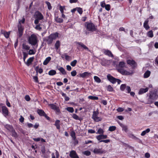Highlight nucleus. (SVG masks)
Instances as JSON below:
<instances>
[{
  "label": "nucleus",
  "mask_w": 158,
  "mask_h": 158,
  "mask_svg": "<svg viewBox=\"0 0 158 158\" xmlns=\"http://www.w3.org/2000/svg\"><path fill=\"white\" fill-rule=\"evenodd\" d=\"M45 3L47 5L48 9L49 10H51L52 8V7L51 6L50 3L48 1H46L45 2Z\"/></svg>",
  "instance_id": "obj_47"
},
{
  "label": "nucleus",
  "mask_w": 158,
  "mask_h": 158,
  "mask_svg": "<svg viewBox=\"0 0 158 158\" xmlns=\"http://www.w3.org/2000/svg\"><path fill=\"white\" fill-rule=\"evenodd\" d=\"M150 131V129L148 128L146 130L143 131L141 133V135L142 136H144L146 134L148 133Z\"/></svg>",
  "instance_id": "obj_34"
},
{
  "label": "nucleus",
  "mask_w": 158,
  "mask_h": 158,
  "mask_svg": "<svg viewBox=\"0 0 158 158\" xmlns=\"http://www.w3.org/2000/svg\"><path fill=\"white\" fill-rule=\"evenodd\" d=\"M22 48L25 50H29L30 48V47L26 44L23 43L22 45Z\"/></svg>",
  "instance_id": "obj_31"
},
{
  "label": "nucleus",
  "mask_w": 158,
  "mask_h": 158,
  "mask_svg": "<svg viewBox=\"0 0 158 158\" xmlns=\"http://www.w3.org/2000/svg\"><path fill=\"white\" fill-rule=\"evenodd\" d=\"M25 98V100L27 101H29L30 100V98L28 95H26Z\"/></svg>",
  "instance_id": "obj_60"
},
{
  "label": "nucleus",
  "mask_w": 158,
  "mask_h": 158,
  "mask_svg": "<svg viewBox=\"0 0 158 158\" xmlns=\"http://www.w3.org/2000/svg\"><path fill=\"white\" fill-rule=\"evenodd\" d=\"M151 72L149 70L147 71L144 74L143 77L144 78L148 77L150 75Z\"/></svg>",
  "instance_id": "obj_30"
},
{
  "label": "nucleus",
  "mask_w": 158,
  "mask_h": 158,
  "mask_svg": "<svg viewBox=\"0 0 158 158\" xmlns=\"http://www.w3.org/2000/svg\"><path fill=\"white\" fill-rule=\"evenodd\" d=\"M125 67V63L123 62H120L117 68H124Z\"/></svg>",
  "instance_id": "obj_33"
},
{
  "label": "nucleus",
  "mask_w": 158,
  "mask_h": 158,
  "mask_svg": "<svg viewBox=\"0 0 158 158\" xmlns=\"http://www.w3.org/2000/svg\"><path fill=\"white\" fill-rule=\"evenodd\" d=\"M56 73V72L54 70H50L48 72V74L51 76L55 75Z\"/></svg>",
  "instance_id": "obj_39"
},
{
  "label": "nucleus",
  "mask_w": 158,
  "mask_h": 158,
  "mask_svg": "<svg viewBox=\"0 0 158 158\" xmlns=\"http://www.w3.org/2000/svg\"><path fill=\"white\" fill-rule=\"evenodd\" d=\"M61 12V13L62 14H63L64 13V9H65V6H60V8H59Z\"/></svg>",
  "instance_id": "obj_50"
},
{
  "label": "nucleus",
  "mask_w": 158,
  "mask_h": 158,
  "mask_svg": "<svg viewBox=\"0 0 158 158\" xmlns=\"http://www.w3.org/2000/svg\"><path fill=\"white\" fill-rule=\"evenodd\" d=\"M147 35L149 37H152L153 36V34L152 31V30H151L148 31L147 33Z\"/></svg>",
  "instance_id": "obj_37"
},
{
  "label": "nucleus",
  "mask_w": 158,
  "mask_h": 158,
  "mask_svg": "<svg viewBox=\"0 0 158 158\" xmlns=\"http://www.w3.org/2000/svg\"><path fill=\"white\" fill-rule=\"evenodd\" d=\"M76 43L77 45V48L80 49L81 47L83 48V49L88 51L89 52H90V51L89 50L88 48L86 47L85 44L83 43L80 42H76Z\"/></svg>",
  "instance_id": "obj_8"
},
{
  "label": "nucleus",
  "mask_w": 158,
  "mask_h": 158,
  "mask_svg": "<svg viewBox=\"0 0 158 158\" xmlns=\"http://www.w3.org/2000/svg\"><path fill=\"white\" fill-rule=\"evenodd\" d=\"M48 105L51 109L55 110L56 113H58L60 112L59 107L54 104H49Z\"/></svg>",
  "instance_id": "obj_10"
},
{
  "label": "nucleus",
  "mask_w": 158,
  "mask_h": 158,
  "mask_svg": "<svg viewBox=\"0 0 158 158\" xmlns=\"http://www.w3.org/2000/svg\"><path fill=\"white\" fill-rule=\"evenodd\" d=\"M117 110L118 112H122L124 110V109L122 107H119L117 109Z\"/></svg>",
  "instance_id": "obj_61"
},
{
  "label": "nucleus",
  "mask_w": 158,
  "mask_h": 158,
  "mask_svg": "<svg viewBox=\"0 0 158 158\" xmlns=\"http://www.w3.org/2000/svg\"><path fill=\"white\" fill-rule=\"evenodd\" d=\"M83 153L86 156H89L91 154L90 152L89 151H85L83 152Z\"/></svg>",
  "instance_id": "obj_48"
},
{
  "label": "nucleus",
  "mask_w": 158,
  "mask_h": 158,
  "mask_svg": "<svg viewBox=\"0 0 158 158\" xmlns=\"http://www.w3.org/2000/svg\"><path fill=\"white\" fill-rule=\"evenodd\" d=\"M106 5L104 2H101V6L102 7H105Z\"/></svg>",
  "instance_id": "obj_64"
},
{
  "label": "nucleus",
  "mask_w": 158,
  "mask_h": 158,
  "mask_svg": "<svg viewBox=\"0 0 158 158\" xmlns=\"http://www.w3.org/2000/svg\"><path fill=\"white\" fill-rule=\"evenodd\" d=\"M55 19L56 22L59 23H62L63 21L62 19L59 18L58 16L55 17Z\"/></svg>",
  "instance_id": "obj_27"
},
{
  "label": "nucleus",
  "mask_w": 158,
  "mask_h": 158,
  "mask_svg": "<svg viewBox=\"0 0 158 158\" xmlns=\"http://www.w3.org/2000/svg\"><path fill=\"white\" fill-rule=\"evenodd\" d=\"M106 151L105 150L103 149L102 148H95L93 151V152L95 154H102L106 153Z\"/></svg>",
  "instance_id": "obj_7"
},
{
  "label": "nucleus",
  "mask_w": 158,
  "mask_h": 158,
  "mask_svg": "<svg viewBox=\"0 0 158 158\" xmlns=\"http://www.w3.org/2000/svg\"><path fill=\"white\" fill-rule=\"evenodd\" d=\"M94 79L95 81L98 83H100L101 82V79L98 77L94 76Z\"/></svg>",
  "instance_id": "obj_40"
},
{
  "label": "nucleus",
  "mask_w": 158,
  "mask_h": 158,
  "mask_svg": "<svg viewBox=\"0 0 158 158\" xmlns=\"http://www.w3.org/2000/svg\"><path fill=\"white\" fill-rule=\"evenodd\" d=\"M28 42L29 44L32 46H35L37 45L38 42L37 36L34 34H32L30 36L28 39Z\"/></svg>",
  "instance_id": "obj_2"
},
{
  "label": "nucleus",
  "mask_w": 158,
  "mask_h": 158,
  "mask_svg": "<svg viewBox=\"0 0 158 158\" xmlns=\"http://www.w3.org/2000/svg\"><path fill=\"white\" fill-rule=\"evenodd\" d=\"M51 59V58L50 57H47L45 60H44L43 62V64L44 65H46L48 62L50 61Z\"/></svg>",
  "instance_id": "obj_28"
},
{
  "label": "nucleus",
  "mask_w": 158,
  "mask_h": 158,
  "mask_svg": "<svg viewBox=\"0 0 158 158\" xmlns=\"http://www.w3.org/2000/svg\"><path fill=\"white\" fill-rule=\"evenodd\" d=\"M18 35L19 37H21L23 33V28L21 25L18 26Z\"/></svg>",
  "instance_id": "obj_14"
},
{
  "label": "nucleus",
  "mask_w": 158,
  "mask_h": 158,
  "mask_svg": "<svg viewBox=\"0 0 158 158\" xmlns=\"http://www.w3.org/2000/svg\"><path fill=\"white\" fill-rule=\"evenodd\" d=\"M77 12L80 14H81L83 12L82 9L80 7H77Z\"/></svg>",
  "instance_id": "obj_49"
},
{
  "label": "nucleus",
  "mask_w": 158,
  "mask_h": 158,
  "mask_svg": "<svg viewBox=\"0 0 158 158\" xmlns=\"http://www.w3.org/2000/svg\"><path fill=\"white\" fill-rule=\"evenodd\" d=\"M107 90L109 92H112L113 91V89L112 87L110 85L107 86Z\"/></svg>",
  "instance_id": "obj_44"
},
{
  "label": "nucleus",
  "mask_w": 158,
  "mask_h": 158,
  "mask_svg": "<svg viewBox=\"0 0 158 158\" xmlns=\"http://www.w3.org/2000/svg\"><path fill=\"white\" fill-rule=\"evenodd\" d=\"M66 110L70 113H73L74 111V109L72 107H68L66 108Z\"/></svg>",
  "instance_id": "obj_43"
},
{
  "label": "nucleus",
  "mask_w": 158,
  "mask_h": 158,
  "mask_svg": "<svg viewBox=\"0 0 158 158\" xmlns=\"http://www.w3.org/2000/svg\"><path fill=\"white\" fill-rule=\"evenodd\" d=\"M98 114L99 112L98 111H94L93 112L92 118L96 122H98L102 120V118L98 117Z\"/></svg>",
  "instance_id": "obj_6"
},
{
  "label": "nucleus",
  "mask_w": 158,
  "mask_h": 158,
  "mask_svg": "<svg viewBox=\"0 0 158 158\" xmlns=\"http://www.w3.org/2000/svg\"><path fill=\"white\" fill-rule=\"evenodd\" d=\"M71 136L72 137L73 139H75V138H76L75 136V133L74 131H73L72 132L71 134Z\"/></svg>",
  "instance_id": "obj_55"
},
{
  "label": "nucleus",
  "mask_w": 158,
  "mask_h": 158,
  "mask_svg": "<svg viewBox=\"0 0 158 158\" xmlns=\"http://www.w3.org/2000/svg\"><path fill=\"white\" fill-rule=\"evenodd\" d=\"M88 98L91 100H98V98L97 97L94 96H89L88 97Z\"/></svg>",
  "instance_id": "obj_41"
},
{
  "label": "nucleus",
  "mask_w": 158,
  "mask_h": 158,
  "mask_svg": "<svg viewBox=\"0 0 158 158\" xmlns=\"http://www.w3.org/2000/svg\"><path fill=\"white\" fill-rule=\"evenodd\" d=\"M148 20H146L145 21L143 24V27L146 30H148L150 28L148 24Z\"/></svg>",
  "instance_id": "obj_24"
},
{
  "label": "nucleus",
  "mask_w": 158,
  "mask_h": 158,
  "mask_svg": "<svg viewBox=\"0 0 158 158\" xmlns=\"http://www.w3.org/2000/svg\"><path fill=\"white\" fill-rule=\"evenodd\" d=\"M130 137L131 138L133 139H135V140H137L138 141H140V140H139V139L138 138L136 137V136H134L133 134H131L129 135Z\"/></svg>",
  "instance_id": "obj_35"
},
{
  "label": "nucleus",
  "mask_w": 158,
  "mask_h": 158,
  "mask_svg": "<svg viewBox=\"0 0 158 158\" xmlns=\"http://www.w3.org/2000/svg\"><path fill=\"white\" fill-rule=\"evenodd\" d=\"M71 75L72 76L74 77L77 74V72L76 70H73L72 72H71Z\"/></svg>",
  "instance_id": "obj_57"
},
{
  "label": "nucleus",
  "mask_w": 158,
  "mask_h": 158,
  "mask_svg": "<svg viewBox=\"0 0 158 158\" xmlns=\"http://www.w3.org/2000/svg\"><path fill=\"white\" fill-rule=\"evenodd\" d=\"M40 24H38L36 25L35 28L36 30H40L42 29V28L40 27Z\"/></svg>",
  "instance_id": "obj_56"
},
{
  "label": "nucleus",
  "mask_w": 158,
  "mask_h": 158,
  "mask_svg": "<svg viewBox=\"0 0 158 158\" xmlns=\"http://www.w3.org/2000/svg\"><path fill=\"white\" fill-rule=\"evenodd\" d=\"M69 155L71 158H79L76 151L74 150L71 151Z\"/></svg>",
  "instance_id": "obj_13"
},
{
  "label": "nucleus",
  "mask_w": 158,
  "mask_h": 158,
  "mask_svg": "<svg viewBox=\"0 0 158 158\" xmlns=\"http://www.w3.org/2000/svg\"><path fill=\"white\" fill-rule=\"evenodd\" d=\"M11 132L12 133V136L13 137H14L15 138H16L18 137V136L15 129L13 130Z\"/></svg>",
  "instance_id": "obj_32"
},
{
  "label": "nucleus",
  "mask_w": 158,
  "mask_h": 158,
  "mask_svg": "<svg viewBox=\"0 0 158 158\" xmlns=\"http://www.w3.org/2000/svg\"><path fill=\"white\" fill-rule=\"evenodd\" d=\"M107 77L108 80L112 84H114L116 82L117 78H115L110 74H108L107 75Z\"/></svg>",
  "instance_id": "obj_12"
},
{
  "label": "nucleus",
  "mask_w": 158,
  "mask_h": 158,
  "mask_svg": "<svg viewBox=\"0 0 158 158\" xmlns=\"http://www.w3.org/2000/svg\"><path fill=\"white\" fill-rule=\"evenodd\" d=\"M116 127L115 126H111L109 127L108 130L110 131H113L116 130Z\"/></svg>",
  "instance_id": "obj_42"
},
{
  "label": "nucleus",
  "mask_w": 158,
  "mask_h": 158,
  "mask_svg": "<svg viewBox=\"0 0 158 158\" xmlns=\"http://www.w3.org/2000/svg\"><path fill=\"white\" fill-rule=\"evenodd\" d=\"M110 141V139L102 140L100 141V142H103L105 143H108Z\"/></svg>",
  "instance_id": "obj_59"
},
{
  "label": "nucleus",
  "mask_w": 158,
  "mask_h": 158,
  "mask_svg": "<svg viewBox=\"0 0 158 158\" xmlns=\"http://www.w3.org/2000/svg\"><path fill=\"white\" fill-rule=\"evenodd\" d=\"M108 62V60L104 58H103L101 60V64L102 66H105Z\"/></svg>",
  "instance_id": "obj_23"
},
{
  "label": "nucleus",
  "mask_w": 158,
  "mask_h": 158,
  "mask_svg": "<svg viewBox=\"0 0 158 158\" xmlns=\"http://www.w3.org/2000/svg\"><path fill=\"white\" fill-rule=\"evenodd\" d=\"M126 87V84H122L120 86V89L121 91H124Z\"/></svg>",
  "instance_id": "obj_45"
},
{
  "label": "nucleus",
  "mask_w": 158,
  "mask_h": 158,
  "mask_svg": "<svg viewBox=\"0 0 158 158\" xmlns=\"http://www.w3.org/2000/svg\"><path fill=\"white\" fill-rule=\"evenodd\" d=\"M105 7L106 10L107 11H109L110 9V6L109 4H107L106 5Z\"/></svg>",
  "instance_id": "obj_54"
},
{
  "label": "nucleus",
  "mask_w": 158,
  "mask_h": 158,
  "mask_svg": "<svg viewBox=\"0 0 158 158\" xmlns=\"http://www.w3.org/2000/svg\"><path fill=\"white\" fill-rule=\"evenodd\" d=\"M60 45V42L59 40H57L56 41L55 46V48L56 50H57L59 48Z\"/></svg>",
  "instance_id": "obj_36"
},
{
  "label": "nucleus",
  "mask_w": 158,
  "mask_h": 158,
  "mask_svg": "<svg viewBox=\"0 0 158 158\" xmlns=\"http://www.w3.org/2000/svg\"><path fill=\"white\" fill-rule=\"evenodd\" d=\"M38 75H37L36 74V75L35 76H33V79L34 80V81L37 83L38 82V78L37 77Z\"/></svg>",
  "instance_id": "obj_53"
},
{
  "label": "nucleus",
  "mask_w": 158,
  "mask_h": 158,
  "mask_svg": "<svg viewBox=\"0 0 158 158\" xmlns=\"http://www.w3.org/2000/svg\"><path fill=\"white\" fill-rule=\"evenodd\" d=\"M127 62L128 64L132 66L133 68L136 67L137 65L136 62L133 60H128Z\"/></svg>",
  "instance_id": "obj_11"
},
{
  "label": "nucleus",
  "mask_w": 158,
  "mask_h": 158,
  "mask_svg": "<svg viewBox=\"0 0 158 158\" xmlns=\"http://www.w3.org/2000/svg\"><path fill=\"white\" fill-rule=\"evenodd\" d=\"M60 121L59 120H57L56 121L54 125L56 126V128L58 130L60 129Z\"/></svg>",
  "instance_id": "obj_26"
},
{
  "label": "nucleus",
  "mask_w": 158,
  "mask_h": 158,
  "mask_svg": "<svg viewBox=\"0 0 158 158\" xmlns=\"http://www.w3.org/2000/svg\"><path fill=\"white\" fill-rule=\"evenodd\" d=\"M45 149L44 147H42L41 148V152L43 155H44V157L45 158L48 157V156L45 155Z\"/></svg>",
  "instance_id": "obj_29"
},
{
  "label": "nucleus",
  "mask_w": 158,
  "mask_h": 158,
  "mask_svg": "<svg viewBox=\"0 0 158 158\" xmlns=\"http://www.w3.org/2000/svg\"><path fill=\"white\" fill-rule=\"evenodd\" d=\"M64 57L67 60H70V57L67 55L66 54H64Z\"/></svg>",
  "instance_id": "obj_62"
},
{
  "label": "nucleus",
  "mask_w": 158,
  "mask_h": 158,
  "mask_svg": "<svg viewBox=\"0 0 158 158\" xmlns=\"http://www.w3.org/2000/svg\"><path fill=\"white\" fill-rule=\"evenodd\" d=\"M58 35L59 33L57 32L51 34L48 36L44 37L43 39L44 41L47 43L48 45L51 44L52 43L53 40L58 37Z\"/></svg>",
  "instance_id": "obj_1"
},
{
  "label": "nucleus",
  "mask_w": 158,
  "mask_h": 158,
  "mask_svg": "<svg viewBox=\"0 0 158 158\" xmlns=\"http://www.w3.org/2000/svg\"><path fill=\"white\" fill-rule=\"evenodd\" d=\"M96 138L98 140L100 141L102 140V139H103L102 135L96 136Z\"/></svg>",
  "instance_id": "obj_52"
},
{
  "label": "nucleus",
  "mask_w": 158,
  "mask_h": 158,
  "mask_svg": "<svg viewBox=\"0 0 158 158\" xmlns=\"http://www.w3.org/2000/svg\"><path fill=\"white\" fill-rule=\"evenodd\" d=\"M91 75V73H88V72H85L83 73H80L79 74V76L80 77H81L82 78H85Z\"/></svg>",
  "instance_id": "obj_19"
},
{
  "label": "nucleus",
  "mask_w": 158,
  "mask_h": 158,
  "mask_svg": "<svg viewBox=\"0 0 158 158\" xmlns=\"http://www.w3.org/2000/svg\"><path fill=\"white\" fill-rule=\"evenodd\" d=\"M117 69L119 73H120L122 75H131L134 73V72L133 71H131V72H128L125 70L124 69V68H117Z\"/></svg>",
  "instance_id": "obj_5"
},
{
  "label": "nucleus",
  "mask_w": 158,
  "mask_h": 158,
  "mask_svg": "<svg viewBox=\"0 0 158 158\" xmlns=\"http://www.w3.org/2000/svg\"><path fill=\"white\" fill-rule=\"evenodd\" d=\"M10 31L7 32L2 30H1V33L3 34L6 38H8L10 35Z\"/></svg>",
  "instance_id": "obj_17"
},
{
  "label": "nucleus",
  "mask_w": 158,
  "mask_h": 158,
  "mask_svg": "<svg viewBox=\"0 0 158 158\" xmlns=\"http://www.w3.org/2000/svg\"><path fill=\"white\" fill-rule=\"evenodd\" d=\"M35 52H34L33 50L32 49H30L29 50L28 54L29 55H32V54H35Z\"/></svg>",
  "instance_id": "obj_58"
},
{
  "label": "nucleus",
  "mask_w": 158,
  "mask_h": 158,
  "mask_svg": "<svg viewBox=\"0 0 158 158\" xmlns=\"http://www.w3.org/2000/svg\"><path fill=\"white\" fill-rule=\"evenodd\" d=\"M85 26L87 29L89 31H93L96 30L94 25L91 23H86Z\"/></svg>",
  "instance_id": "obj_4"
},
{
  "label": "nucleus",
  "mask_w": 158,
  "mask_h": 158,
  "mask_svg": "<svg viewBox=\"0 0 158 158\" xmlns=\"http://www.w3.org/2000/svg\"><path fill=\"white\" fill-rule=\"evenodd\" d=\"M73 140H74L73 144L74 145H76L78 144V141L76 139V138H75V139H73Z\"/></svg>",
  "instance_id": "obj_63"
},
{
  "label": "nucleus",
  "mask_w": 158,
  "mask_h": 158,
  "mask_svg": "<svg viewBox=\"0 0 158 158\" xmlns=\"http://www.w3.org/2000/svg\"><path fill=\"white\" fill-rule=\"evenodd\" d=\"M2 111L3 114L5 116H7L8 114V110L7 108L5 106L2 107Z\"/></svg>",
  "instance_id": "obj_15"
},
{
  "label": "nucleus",
  "mask_w": 158,
  "mask_h": 158,
  "mask_svg": "<svg viewBox=\"0 0 158 158\" xmlns=\"http://www.w3.org/2000/svg\"><path fill=\"white\" fill-rule=\"evenodd\" d=\"M34 59V57H30L29 58L27 62L26 63V64L27 66H29L30 64H31L32 62L33 61V59Z\"/></svg>",
  "instance_id": "obj_25"
},
{
  "label": "nucleus",
  "mask_w": 158,
  "mask_h": 158,
  "mask_svg": "<svg viewBox=\"0 0 158 158\" xmlns=\"http://www.w3.org/2000/svg\"><path fill=\"white\" fill-rule=\"evenodd\" d=\"M103 52L105 54L108 56H109L112 57H114L113 55L111 53V52L108 50L103 49Z\"/></svg>",
  "instance_id": "obj_16"
},
{
  "label": "nucleus",
  "mask_w": 158,
  "mask_h": 158,
  "mask_svg": "<svg viewBox=\"0 0 158 158\" xmlns=\"http://www.w3.org/2000/svg\"><path fill=\"white\" fill-rule=\"evenodd\" d=\"M57 68L63 74L65 75L66 74V71L62 67H57Z\"/></svg>",
  "instance_id": "obj_20"
},
{
  "label": "nucleus",
  "mask_w": 158,
  "mask_h": 158,
  "mask_svg": "<svg viewBox=\"0 0 158 158\" xmlns=\"http://www.w3.org/2000/svg\"><path fill=\"white\" fill-rule=\"evenodd\" d=\"M34 17L35 19L34 21V23L35 24H38L39 21L44 19V16L42 14L38 11L35 12L34 15Z\"/></svg>",
  "instance_id": "obj_3"
},
{
  "label": "nucleus",
  "mask_w": 158,
  "mask_h": 158,
  "mask_svg": "<svg viewBox=\"0 0 158 158\" xmlns=\"http://www.w3.org/2000/svg\"><path fill=\"white\" fill-rule=\"evenodd\" d=\"M37 112L38 114L40 116H44L47 120H50V118L46 114H45V112L43 110L38 109L37 110Z\"/></svg>",
  "instance_id": "obj_9"
},
{
  "label": "nucleus",
  "mask_w": 158,
  "mask_h": 158,
  "mask_svg": "<svg viewBox=\"0 0 158 158\" xmlns=\"http://www.w3.org/2000/svg\"><path fill=\"white\" fill-rule=\"evenodd\" d=\"M72 117L74 119L76 120H80L78 116L75 114H73Z\"/></svg>",
  "instance_id": "obj_51"
},
{
  "label": "nucleus",
  "mask_w": 158,
  "mask_h": 158,
  "mask_svg": "<svg viewBox=\"0 0 158 158\" xmlns=\"http://www.w3.org/2000/svg\"><path fill=\"white\" fill-rule=\"evenodd\" d=\"M118 123L120 126L122 128V130L123 131H124L126 132H127V131L128 128L127 126L124 125L119 122H118Z\"/></svg>",
  "instance_id": "obj_21"
},
{
  "label": "nucleus",
  "mask_w": 158,
  "mask_h": 158,
  "mask_svg": "<svg viewBox=\"0 0 158 158\" xmlns=\"http://www.w3.org/2000/svg\"><path fill=\"white\" fill-rule=\"evenodd\" d=\"M148 89H149L148 87H147L145 89L142 88H140L138 92V94H143L147 92L148 91Z\"/></svg>",
  "instance_id": "obj_18"
},
{
  "label": "nucleus",
  "mask_w": 158,
  "mask_h": 158,
  "mask_svg": "<svg viewBox=\"0 0 158 158\" xmlns=\"http://www.w3.org/2000/svg\"><path fill=\"white\" fill-rule=\"evenodd\" d=\"M104 132V130L101 128H100L98 130L97 132H96L97 134H103Z\"/></svg>",
  "instance_id": "obj_38"
},
{
  "label": "nucleus",
  "mask_w": 158,
  "mask_h": 158,
  "mask_svg": "<svg viewBox=\"0 0 158 158\" xmlns=\"http://www.w3.org/2000/svg\"><path fill=\"white\" fill-rule=\"evenodd\" d=\"M5 127L10 132L14 129L12 126L8 124H6L5 126Z\"/></svg>",
  "instance_id": "obj_22"
},
{
  "label": "nucleus",
  "mask_w": 158,
  "mask_h": 158,
  "mask_svg": "<svg viewBox=\"0 0 158 158\" xmlns=\"http://www.w3.org/2000/svg\"><path fill=\"white\" fill-rule=\"evenodd\" d=\"M77 62V61L76 60H74L71 62L70 65L73 67H74L76 65Z\"/></svg>",
  "instance_id": "obj_46"
}]
</instances>
